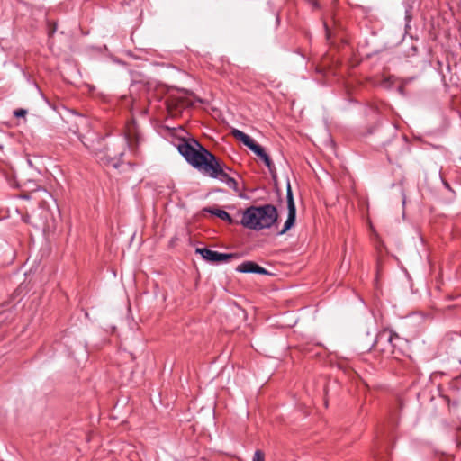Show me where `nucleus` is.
<instances>
[{"label": "nucleus", "instance_id": "obj_1", "mask_svg": "<svg viewBox=\"0 0 461 461\" xmlns=\"http://www.w3.org/2000/svg\"><path fill=\"white\" fill-rule=\"evenodd\" d=\"M176 147L186 162L198 171L204 175L209 171L217 172L215 166L218 158L195 139H182Z\"/></svg>", "mask_w": 461, "mask_h": 461}, {"label": "nucleus", "instance_id": "obj_2", "mask_svg": "<svg viewBox=\"0 0 461 461\" xmlns=\"http://www.w3.org/2000/svg\"><path fill=\"white\" fill-rule=\"evenodd\" d=\"M277 218V210L272 204L250 206L243 212L240 223L247 229L260 230L270 228Z\"/></svg>", "mask_w": 461, "mask_h": 461}, {"label": "nucleus", "instance_id": "obj_3", "mask_svg": "<svg viewBox=\"0 0 461 461\" xmlns=\"http://www.w3.org/2000/svg\"><path fill=\"white\" fill-rule=\"evenodd\" d=\"M126 140H120V149H116L115 145L113 147L104 145L101 140H98L96 145L91 147L86 146L91 152L95 156L97 160L104 165H113L117 167L121 158L123 156L125 149Z\"/></svg>", "mask_w": 461, "mask_h": 461}, {"label": "nucleus", "instance_id": "obj_4", "mask_svg": "<svg viewBox=\"0 0 461 461\" xmlns=\"http://www.w3.org/2000/svg\"><path fill=\"white\" fill-rule=\"evenodd\" d=\"M232 134L236 139L240 140L245 146H247L258 157H259L264 161L265 165L267 167L270 172L273 171V162L270 159L269 156L266 153L263 147L256 143L255 140L250 136H249L248 134L244 133L240 130H234L232 131Z\"/></svg>", "mask_w": 461, "mask_h": 461}, {"label": "nucleus", "instance_id": "obj_5", "mask_svg": "<svg viewBox=\"0 0 461 461\" xmlns=\"http://www.w3.org/2000/svg\"><path fill=\"white\" fill-rule=\"evenodd\" d=\"M399 339V336L392 330H384L377 334L373 346L382 353L391 355L394 353L395 341Z\"/></svg>", "mask_w": 461, "mask_h": 461}, {"label": "nucleus", "instance_id": "obj_6", "mask_svg": "<svg viewBox=\"0 0 461 461\" xmlns=\"http://www.w3.org/2000/svg\"><path fill=\"white\" fill-rule=\"evenodd\" d=\"M286 198H287L288 217L284 224L283 229L279 231V235H283L287 230H289L291 229V227L294 224V221H295L296 208H295L290 183L287 184Z\"/></svg>", "mask_w": 461, "mask_h": 461}, {"label": "nucleus", "instance_id": "obj_7", "mask_svg": "<svg viewBox=\"0 0 461 461\" xmlns=\"http://www.w3.org/2000/svg\"><path fill=\"white\" fill-rule=\"evenodd\" d=\"M196 253L200 254L204 259L210 262H223L235 258V254L220 253L207 248L196 249Z\"/></svg>", "mask_w": 461, "mask_h": 461}, {"label": "nucleus", "instance_id": "obj_8", "mask_svg": "<svg viewBox=\"0 0 461 461\" xmlns=\"http://www.w3.org/2000/svg\"><path fill=\"white\" fill-rule=\"evenodd\" d=\"M215 167L217 171L216 173H212V171H209L206 175L212 178H219L221 181L225 182L230 188L237 189V181L223 171L218 159L216 160Z\"/></svg>", "mask_w": 461, "mask_h": 461}, {"label": "nucleus", "instance_id": "obj_9", "mask_svg": "<svg viewBox=\"0 0 461 461\" xmlns=\"http://www.w3.org/2000/svg\"><path fill=\"white\" fill-rule=\"evenodd\" d=\"M236 271L240 273H255L267 275L268 272L266 268L258 266L253 261H244L236 267Z\"/></svg>", "mask_w": 461, "mask_h": 461}, {"label": "nucleus", "instance_id": "obj_10", "mask_svg": "<svg viewBox=\"0 0 461 461\" xmlns=\"http://www.w3.org/2000/svg\"><path fill=\"white\" fill-rule=\"evenodd\" d=\"M205 212H210L212 215H215L219 217L220 219L228 221L229 223H233V220L231 216L225 212L224 210H221L220 208H205Z\"/></svg>", "mask_w": 461, "mask_h": 461}, {"label": "nucleus", "instance_id": "obj_11", "mask_svg": "<svg viewBox=\"0 0 461 461\" xmlns=\"http://www.w3.org/2000/svg\"><path fill=\"white\" fill-rule=\"evenodd\" d=\"M252 461H265V455L261 450H256Z\"/></svg>", "mask_w": 461, "mask_h": 461}, {"label": "nucleus", "instance_id": "obj_12", "mask_svg": "<svg viewBox=\"0 0 461 461\" xmlns=\"http://www.w3.org/2000/svg\"><path fill=\"white\" fill-rule=\"evenodd\" d=\"M27 113V111L24 109H17L14 112V115L15 117H24Z\"/></svg>", "mask_w": 461, "mask_h": 461}, {"label": "nucleus", "instance_id": "obj_13", "mask_svg": "<svg viewBox=\"0 0 461 461\" xmlns=\"http://www.w3.org/2000/svg\"><path fill=\"white\" fill-rule=\"evenodd\" d=\"M56 31V28H53V30L50 32V33H53Z\"/></svg>", "mask_w": 461, "mask_h": 461}]
</instances>
